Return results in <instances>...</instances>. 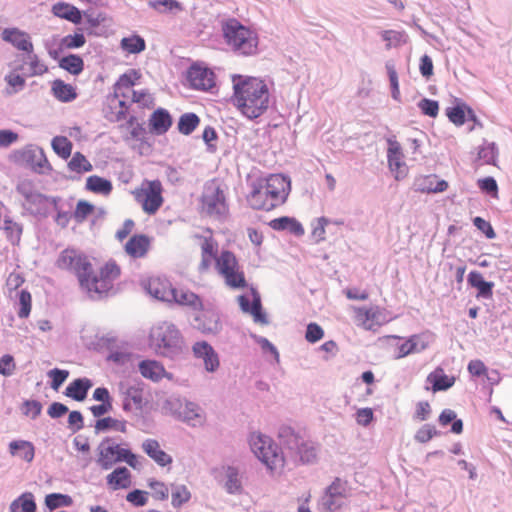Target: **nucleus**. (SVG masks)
Segmentation results:
<instances>
[{
  "label": "nucleus",
  "mask_w": 512,
  "mask_h": 512,
  "mask_svg": "<svg viewBox=\"0 0 512 512\" xmlns=\"http://www.w3.org/2000/svg\"><path fill=\"white\" fill-rule=\"evenodd\" d=\"M279 446L272 445L270 439L259 435L251 443L256 456L267 466L276 465L277 461L290 458L302 464L314 463L317 457L316 447L312 442L306 441L302 435L292 427L283 425L278 430Z\"/></svg>",
  "instance_id": "1"
},
{
  "label": "nucleus",
  "mask_w": 512,
  "mask_h": 512,
  "mask_svg": "<svg viewBox=\"0 0 512 512\" xmlns=\"http://www.w3.org/2000/svg\"><path fill=\"white\" fill-rule=\"evenodd\" d=\"M233 103L250 120L263 115L269 108L267 85L255 77L233 76Z\"/></svg>",
  "instance_id": "2"
},
{
  "label": "nucleus",
  "mask_w": 512,
  "mask_h": 512,
  "mask_svg": "<svg viewBox=\"0 0 512 512\" xmlns=\"http://www.w3.org/2000/svg\"><path fill=\"white\" fill-rule=\"evenodd\" d=\"M56 265L60 269L73 272L80 284L91 299L98 300L107 295L110 290V283L105 280H98L94 274L93 267L87 256L78 253L75 249H65L57 259Z\"/></svg>",
  "instance_id": "3"
},
{
  "label": "nucleus",
  "mask_w": 512,
  "mask_h": 512,
  "mask_svg": "<svg viewBox=\"0 0 512 512\" xmlns=\"http://www.w3.org/2000/svg\"><path fill=\"white\" fill-rule=\"evenodd\" d=\"M149 346L157 356L173 362H182L188 358L189 349L181 331L175 324L163 321L150 330Z\"/></svg>",
  "instance_id": "4"
},
{
  "label": "nucleus",
  "mask_w": 512,
  "mask_h": 512,
  "mask_svg": "<svg viewBox=\"0 0 512 512\" xmlns=\"http://www.w3.org/2000/svg\"><path fill=\"white\" fill-rule=\"evenodd\" d=\"M223 37L226 43L232 47L235 52L241 55H252L256 53L258 47L257 34L244 26L235 18H230L222 24Z\"/></svg>",
  "instance_id": "5"
},
{
  "label": "nucleus",
  "mask_w": 512,
  "mask_h": 512,
  "mask_svg": "<svg viewBox=\"0 0 512 512\" xmlns=\"http://www.w3.org/2000/svg\"><path fill=\"white\" fill-rule=\"evenodd\" d=\"M162 184L159 180L144 181L140 189L134 191L135 199L144 212L153 215L163 204Z\"/></svg>",
  "instance_id": "6"
},
{
  "label": "nucleus",
  "mask_w": 512,
  "mask_h": 512,
  "mask_svg": "<svg viewBox=\"0 0 512 512\" xmlns=\"http://www.w3.org/2000/svg\"><path fill=\"white\" fill-rule=\"evenodd\" d=\"M12 158L15 162L30 167L38 174H44L46 171L52 170L43 149L34 145H28L21 150L14 151Z\"/></svg>",
  "instance_id": "7"
},
{
  "label": "nucleus",
  "mask_w": 512,
  "mask_h": 512,
  "mask_svg": "<svg viewBox=\"0 0 512 512\" xmlns=\"http://www.w3.org/2000/svg\"><path fill=\"white\" fill-rule=\"evenodd\" d=\"M196 311L191 321L194 329L207 336H216L222 331L223 324L216 310L202 307Z\"/></svg>",
  "instance_id": "8"
},
{
  "label": "nucleus",
  "mask_w": 512,
  "mask_h": 512,
  "mask_svg": "<svg viewBox=\"0 0 512 512\" xmlns=\"http://www.w3.org/2000/svg\"><path fill=\"white\" fill-rule=\"evenodd\" d=\"M266 197L270 198L271 202H275V207L283 204L290 192L291 183L290 179L281 174H271L265 179L264 184H260Z\"/></svg>",
  "instance_id": "9"
},
{
  "label": "nucleus",
  "mask_w": 512,
  "mask_h": 512,
  "mask_svg": "<svg viewBox=\"0 0 512 512\" xmlns=\"http://www.w3.org/2000/svg\"><path fill=\"white\" fill-rule=\"evenodd\" d=\"M201 201L203 210L210 216H223L228 210L224 191L215 184L205 186Z\"/></svg>",
  "instance_id": "10"
},
{
  "label": "nucleus",
  "mask_w": 512,
  "mask_h": 512,
  "mask_svg": "<svg viewBox=\"0 0 512 512\" xmlns=\"http://www.w3.org/2000/svg\"><path fill=\"white\" fill-rule=\"evenodd\" d=\"M214 79L213 71L198 63L192 64L187 71V80L194 89L207 91L214 87Z\"/></svg>",
  "instance_id": "11"
},
{
  "label": "nucleus",
  "mask_w": 512,
  "mask_h": 512,
  "mask_svg": "<svg viewBox=\"0 0 512 512\" xmlns=\"http://www.w3.org/2000/svg\"><path fill=\"white\" fill-rule=\"evenodd\" d=\"M192 352L196 358L203 360L206 371L215 372L219 368L218 354L207 341L195 342Z\"/></svg>",
  "instance_id": "12"
},
{
  "label": "nucleus",
  "mask_w": 512,
  "mask_h": 512,
  "mask_svg": "<svg viewBox=\"0 0 512 512\" xmlns=\"http://www.w3.org/2000/svg\"><path fill=\"white\" fill-rule=\"evenodd\" d=\"M1 37L3 41L10 43L20 51L25 53L33 52V43L29 34L25 31L18 28H5L1 33Z\"/></svg>",
  "instance_id": "13"
},
{
  "label": "nucleus",
  "mask_w": 512,
  "mask_h": 512,
  "mask_svg": "<svg viewBox=\"0 0 512 512\" xmlns=\"http://www.w3.org/2000/svg\"><path fill=\"white\" fill-rule=\"evenodd\" d=\"M173 119L170 112L165 108H157L150 115L148 127L151 134L160 136L165 134L172 126Z\"/></svg>",
  "instance_id": "14"
},
{
  "label": "nucleus",
  "mask_w": 512,
  "mask_h": 512,
  "mask_svg": "<svg viewBox=\"0 0 512 512\" xmlns=\"http://www.w3.org/2000/svg\"><path fill=\"white\" fill-rule=\"evenodd\" d=\"M387 159L392 172L396 173L395 178L399 180L406 175V164L402 161L401 145L396 140H388Z\"/></svg>",
  "instance_id": "15"
},
{
  "label": "nucleus",
  "mask_w": 512,
  "mask_h": 512,
  "mask_svg": "<svg viewBox=\"0 0 512 512\" xmlns=\"http://www.w3.org/2000/svg\"><path fill=\"white\" fill-rule=\"evenodd\" d=\"M138 368L144 378L150 379L154 382H158L164 377L168 379L172 378V374L166 372L164 366L156 360H142L138 364Z\"/></svg>",
  "instance_id": "16"
},
{
  "label": "nucleus",
  "mask_w": 512,
  "mask_h": 512,
  "mask_svg": "<svg viewBox=\"0 0 512 512\" xmlns=\"http://www.w3.org/2000/svg\"><path fill=\"white\" fill-rule=\"evenodd\" d=\"M147 290L152 297L163 302L171 303V298L175 297V288L160 278L150 280Z\"/></svg>",
  "instance_id": "17"
},
{
  "label": "nucleus",
  "mask_w": 512,
  "mask_h": 512,
  "mask_svg": "<svg viewBox=\"0 0 512 512\" xmlns=\"http://www.w3.org/2000/svg\"><path fill=\"white\" fill-rule=\"evenodd\" d=\"M468 284L477 289L476 297L482 299H491L493 296L494 283L486 281L479 271H471L467 277Z\"/></svg>",
  "instance_id": "18"
},
{
  "label": "nucleus",
  "mask_w": 512,
  "mask_h": 512,
  "mask_svg": "<svg viewBox=\"0 0 512 512\" xmlns=\"http://www.w3.org/2000/svg\"><path fill=\"white\" fill-rule=\"evenodd\" d=\"M142 449L161 467L170 465L173 461L172 457L160 448L159 442L155 439H146L142 443Z\"/></svg>",
  "instance_id": "19"
},
{
  "label": "nucleus",
  "mask_w": 512,
  "mask_h": 512,
  "mask_svg": "<svg viewBox=\"0 0 512 512\" xmlns=\"http://www.w3.org/2000/svg\"><path fill=\"white\" fill-rule=\"evenodd\" d=\"M115 448L114 441L110 437L104 438L98 446L97 464L103 470H109L114 466Z\"/></svg>",
  "instance_id": "20"
},
{
  "label": "nucleus",
  "mask_w": 512,
  "mask_h": 512,
  "mask_svg": "<svg viewBox=\"0 0 512 512\" xmlns=\"http://www.w3.org/2000/svg\"><path fill=\"white\" fill-rule=\"evenodd\" d=\"M93 386L90 379L83 377L73 380L65 389L64 394L75 401H84L89 389Z\"/></svg>",
  "instance_id": "21"
},
{
  "label": "nucleus",
  "mask_w": 512,
  "mask_h": 512,
  "mask_svg": "<svg viewBox=\"0 0 512 512\" xmlns=\"http://www.w3.org/2000/svg\"><path fill=\"white\" fill-rule=\"evenodd\" d=\"M150 246V239L144 234L133 235L125 245V251L133 258H141L146 255Z\"/></svg>",
  "instance_id": "22"
},
{
  "label": "nucleus",
  "mask_w": 512,
  "mask_h": 512,
  "mask_svg": "<svg viewBox=\"0 0 512 512\" xmlns=\"http://www.w3.org/2000/svg\"><path fill=\"white\" fill-rule=\"evenodd\" d=\"M57 200L58 198L56 197H50L35 190L28 199H25V201L30 205L25 208L33 215L43 214L46 212V203L48 201H51L54 209L57 210Z\"/></svg>",
  "instance_id": "23"
},
{
  "label": "nucleus",
  "mask_w": 512,
  "mask_h": 512,
  "mask_svg": "<svg viewBox=\"0 0 512 512\" xmlns=\"http://www.w3.org/2000/svg\"><path fill=\"white\" fill-rule=\"evenodd\" d=\"M52 13L62 19L72 22L73 24H81L83 15L82 12L75 6L58 2L52 6Z\"/></svg>",
  "instance_id": "24"
},
{
  "label": "nucleus",
  "mask_w": 512,
  "mask_h": 512,
  "mask_svg": "<svg viewBox=\"0 0 512 512\" xmlns=\"http://www.w3.org/2000/svg\"><path fill=\"white\" fill-rule=\"evenodd\" d=\"M428 344L421 335H412L397 347L395 359L403 358L412 353H419L427 348Z\"/></svg>",
  "instance_id": "25"
},
{
  "label": "nucleus",
  "mask_w": 512,
  "mask_h": 512,
  "mask_svg": "<svg viewBox=\"0 0 512 512\" xmlns=\"http://www.w3.org/2000/svg\"><path fill=\"white\" fill-rule=\"evenodd\" d=\"M9 452L12 456H17L30 463L35 456V447L30 441L14 440L9 443Z\"/></svg>",
  "instance_id": "26"
},
{
  "label": "nucleus",
  "mask_w": 512,
  "mask_h": 512,
  "mask_svg": "<svg viewBox=\"0 0 512 512\" xmlns=\"http://www.w3.org/2000/svg\"><path fill=\"white\" fill-rule=\"evenodd\" d=\"M130 479L131 473L125 466L117 467L106 477L107 484L110 485L113 490L128 488L131 484Z\"/></svg>",
  "instance_id": "27"
},
{
  "label": "nucleus",
  "mask_w": 512,
  "mask_h": 512,
  "mask_svg": "<svg viewBox=\"0 0 512 512\" xmlns=\"http://www.w3.org/2000/svg\"><path fill=\"white\" fill-rule=\"evenodd\" d=\"M171 303H176L181 306H187L194 311L202 308V300L200 297L189 291L175 288V297L171 298Z\"/></svg>",
  "instance_id": "28"
},
{
  "label": "nucleus",
  "mask_w": 512,
  "mask_h": 512,
  "mask_svg": "<svg viewBox=\"0 0 512 512\" xmlns=\"http://www.w3.org/2000/svg\"><path fill=\"white\" fill-rule=\"evenodd\" d=\"M52 93L57 100L63 103L71 102L77 98L76 89L71 84H67L61 79L53 81Z\"/></svg>",
  "instance_id": "29"
},
{
  "label": "nucleus",
  "mask_w": 512,
  "mask_h": 512,
  "mask_svg": "<svg viewBox=\"0 0 512 512\" xmlns=\"http://www.w3.org/2000/svg\"><path fill=\"white\" fill-rule=\"evenodd\" d=\"M143 385V382L121 384V390L125 396L124 399L133 402L137 410H142L143 408Z\"/></svg>",
  "instance_id": "30"
},
{
  "label": "nucleus",
  "mask_w": 512,
  "mask_h": 512,
  "mask_svg": "<svg viewBox=\"0 0 512 512\" xmlns=\"http://www.w3.org/2000/svg\"><path fill=\"white\" fill-rule=\"evenodd\" d=\"M427 381L432 384V390L438 392L451 388L455 383V378L446 375L442 368H437L428 375Z\"/></svg>",
  "instance_id": "31"
},
{
  "label": "nucleus",
  "mask_w": 512,
  "mask_h": 512,
  "mask_svg": "<svg viewBox=\"0 0 512 512\" xmlns=\"http://www.w3.org/2000/svg\"><path fill=\"white\" fill-rule=\"evenodd\" d=\"M248 202L253 209L270 211L275 208V202H271L269 197H266L262 187L254 186L252 192L248 196Z\"/></svg>",
  "instance_id": "32"
},
{
  "label": "nucleus",
  "mask_w": 512,
  "mask_h": 512,
  "mask_svg": "<svg viewBox=\"0 0 512 512\" xmlns=\"http://www.w3.org/2000/svg\"><path fill=\"white\" fill-rule=\"evenodd\" d=\"M58 65L61 69L75 76L81 74L84 70V61L77 54H69L60 58Z\"/></svg>",
  "instance_id": "33"
},
{
  "label": "nucleus",
  "mask_w": 512,
  "mask_h": 512,
  "mask_svg": "<svg viewBox=\"0 0 512 512\" xmlns=\"http://www.w3.org/2000/svg\"><path fill=\"white\" fill-rule=\"evenodd\" d=\"M216 269L221 276L231 272L235 268H239L238 260L233 252L229 250L221 251L220 255L216 258Z\"/></svg>",
  "instance_id": "34"
},
{
  "label": "nucleus",
  "mask_w": 512,
  "mask_h": 512,
  "mask_svg": "<svg viewBox=\"0 0 512 512\" xmlns=\"http://www.w3.org/2000/svg\"><path fill=\"white\" fill-rule=\"evenodd\" d=\"M37 505L31 492L21 494L10 504V512H36Z\"/></svg>",
  "instance_id": "35"
},
{
  "label": "nucleus",
  "mask_w": 512,
  "mask_h": 512,
  "mask_svg": "<svg viewBox=\"0 0 512 512\" xmlns=\"http://www.w3.org/2000/svg\"><path fill=\"white\" fill-rule=\"evenodd\" d=\"M85 188L96 194L109 195L113 186L110 180L97 175H91L86 179Z\"/></svg>",
  "instance_id": "36"
},
{
  "label": "nucleus",
  "mask_w": 512,
  "mask_h": 512,
  "mask_svg": "<svg viewBox=\"0 0 512 512\" xmlns=\"http://www.w3.org/2000/svg\"><path fill=\"white\" fill-rule=\"evenodd\" d=\"M126 424H127V422L125 420H117L110 416L103 417V418L98 419L95 422V425H94L95 434H99L101 432H108L110 430H116V431L125 433L126 432Z\"/></svg>",
  "instance_id": "37"
},
{
  "label": "nucleus",
  "mask_w": 512,
  "mask_h": 512,
  "mask_svg": "<svg viewBox=\"0 0 512 512\" xmlns=\"http://www.w3.org/2000/svg\"><path fill=\"white\" fill-rule=\"evenodd\" d=\"M1 228L4 230L7 240L13 246L19 245L23 233L22 224L13 221L10 217H5Z\"/></svg>",
  "instance_id": "38"
},
{
  "label": "nucleus",
  "mask_w": 512,
  "mask_h": 512,
  "mask_svg": "<svg viewBox=\"0 0 512 512\" xmlns=\"http://www.w3.org/2000/svg\"><path fill=\"white\" fill-rule=\"evenodd\" d=\"M199 406L193 402L184 401L179 420L186 422L192 426L202 423V418L199 414Z\"/></svg>",
  "instance_id": "39"
},
{
  "label": "nucleus",
  "mask_w": 512,
  "mask_h": 512,
  "mask_svg": "<svg viewBox=\"0 0 512 512\" xmlns=\"http://www.w3.org/2000/svg\"><path fill=\"white\" fill-rule=\"evenodd\" d=\"M200 124V118L196 113L188 112L179 117L178 131L183 135H190Z\"/></svg>",
  "instance_id": "40"
},
{
  "label": "nucleus",
  "mask_w": 512,
  "mask_h": 512,
  "mask_svg": "<svg viewBox=\"0 0 512 512\" xmlns=\"http://www.w3.org/2000/svg\"><path fill=\"white\" fill-rule=\"evenodd\" d=\"M225 484L224 487L229 494L240 493L242 490L239 471L234 466H227L225 469Z\"/></svg>",
  "instance_id": "41"
},
{
  "label": "nucleus",
  "mask_w": 512,
  "mask_h": 512,
  "mask_svg": "<svg viewBox=\"0 0 512 512\" xmlns=\"http://www.w3.org/2000/svg\"><path fill=\"white\" fill-rule=\"evenodd\" d=\"M448 188V183L445 180L438 179L435 175L425 177L419 184L418 189L427 193L444 192Z\"/></svg>",
  "instance_id": "42"
},
{
  "label": "nucleus",
  "mask_w": 512,
  "mask_h": 512,
  "mask_svg": "<svg viewBox=\"0 0 512 512\" xmlns=\"http://www.w3.org/2000/svg\"><path fill=\"white\" fill-rule=\"evenodd\" d=\"M44 503L45 506L53 512L61 507H70L73 504V499L67 494L50 493L46 495Z\"/></svg>",
  "instance_id": "43"
},
{
  "label": "nucleus",
  "mask_w": 512,
  "mask_h": 512,
  "mask_svg": "<svg viewBox=\"0 0 512 512\" xmlns=\"http://www.w3.org/2000/svg\"><path fill=\"white\" fill-rule=\"evenodd\" d=\"M121 48L131 54H139L146 49V42L143 37L133 35L124 37L120 43Z\"/></svg>",
  "instance_id": "44"
},
{
  "label": "nucleus",
  "mask_w": 512,
  "mask_h": 512,
  "mask_svg": "<svg viewBox=\"0 0 512 512\" xmlns=\"http://www.w3.org/2000/svg\"><path fill=\"white\" fill-rule=\"evenodd\" d=\"M52 149L62 159H68L72 152L73 144L65 136H55L51 142Z\"/></svg>",
  "instance_id": "45"
},
{
  "label": "nucleus",
  "mask_w": 512,
  "mask_h": 512,
  "mask_svg": "<svg viewBox=\"0 0 512 512\" xmlns=\"http://www.w3.org/2000/svg\"><path fill=\"white\" fill-rule=\"evenodd\" d=\"M68 168L77 173L90 172L93 169L92 164L81 152H76L68 162Z\"/></svg>",
  "instance_id": "46"
},
{
  "label": "nucleus",
  "mask_w": 512,
  "mask_h": 512,
  "mask_svg": "<svg viewBox=\"0 0 512 512\" xmlns=\"http://www.w3.org/2000/svg\"><path fill=\"white\" fill-rule=\"evenodd\" d=\"M140 78V74L135 69H130L128 72L122 74L115 83V97H118V91L122 88L130 90L135 85V81Z\"/></svg>",
  "instance_id": "47"
},
{
  "label": "nucleus",
  "mask_w": 512,
  "mask_h": 512,
  "mask_svg": "<svg viewBox=\"0 0 512 512\" xmlns=\"http://www.w3.org/2000/svg\"><path fill=\"white\" fill-rule=\"evenodd\" d=\"M466 107H468L466 104H457L453 107H448L446 109V115L453 124L461 126L466 121Z\"/></svg>",
  "instance_id": "48"
},
{
  "label": "nucleus",
  "mask_w": 512,
  "mask_h": 512,
  "mask_svg": "<svg viewBox=\"0 0 512 512\" xmlns=\"http://www.w3.org/2000/svg\"><path fill=\"white\" fill-rule=\"evenodd\" d=\"M223 277L227 286L233 289H243L247 286L244 273L239 271V268H235L231 272L226 273Z\"/></svg>",
  "instance_id": "49"
},
{
  "label": "nucleus",
  "mask_w": 512,
  "mask_h": 512,
  "mask_svg": "<svg viewBox=\"0 0 512 512\" xmlns=\"http://www.w3.org/2000/svg\"><path fill=\"white\" fill-rule=\"evenodd\" d=\"M252 297L254 298V309L251 315L254 318V321L257 323H261L267 325L269 323L266 313L262 309L261 297L258 291L254 288L251 289Z\"/></svg>",
  "instance_id": "50"
},
{
  "label": "nucleus",
  "mask_w": 512,
  "mask_h": 512,
  "mask_svg": "<svg viewBox=\"0 0 512 512\" xmlns=\"http://www.w3.org/2000/svg\"><path fill=\"white\" fill-rule=\"evenodd\" d=\"M191 498V493L185 485H176L172 492L171 504L175 508L181 507Z\"/></svg>",
  "instance_id": "51"
},
{
  "label": "nucleus",
  "mask_w": 512,
  "mask_h": 512,
  "mask_svg": "<svg viewBox=\"0 0 512 512\" xmlns=\"http://www.w3.org/2000/svg\"><path fill=\"white\" fill-rule=\"evenodd\" d=\"M86 43V38L83 33L75 32L69 34L61 39V48L65 49H78Z\"/></svg>",
  "instance_id": "52"
},
{
  "label": "nucleus",
  "mask_w": 512,
  "mask_h": 512,
  "mask_svg": "<svg viewBox=\"0 0 512 512\" xmlns=\"http://www.w3.org/2000/svg\"><path fill=\"white\" fill-rule=\"evenodd\" d=\"M93 211V204L86 200H79L77 202L76 209L72 216L74 217L77 223H82Z\"/></svg>",
  "instance_id": "53"
},
{
  "label": "nucleus",
  "mask_w": 512,
  "mask_h": 512,
  "mask_svg": "<svg viewBox=\"0 0 512 512\" xmlns=\"http://www.w3.org/2000/svg\"><path fill=\"white\" fill-rule=\"evenodd\" d=\"M386 69L389 76L392 98L396 101H400V91H399V82L398 75L395 69V66L392 62H386Z\"/></svg>",
  "instance_id": "54"
},
{
  "label": "nucleus",
  "mask_w": 512,
  "mask_h": 512,
  "mask_svg": "<svg viewBox=\"0 0 512 512\" xmlns=\"http://www.w3.org/2000/svg\"><path fill=\"white\" fill-rule=\"evenodd\" d=\"M497 155L498 149L494 142L487 143V145L480 147L478 151V158L484 160L486 164H495Z\"/></svg>",
  "instance_id": "55"
},
{
  "label": "nucleus",
  "mask_w": 512,
  "mask_h": 512,
  "mask_svg": "<svg viewBox=\"0 0 512 512\" xmlns=\"http://www.w3.org/2000/svg\"><path fill=\"white\" fill-rule=\"evenodd\" d=\"M477 185L483 193H486L494 198L498 197V184L493 177L487 176L485 178H481L477 181Z\"/></svg>",
  "instance_id": "56"
},
{
  "label": "nucleus",
  "mask_w": 512,
  "mask_h": 512,
  "mask_svg": "<svg viewBox=\"0 0 512 512\" xmlns=\"http://www.w3.org/2000/svg\"><path fill=\"white\" fill-rule=\"evenodd\" d=\"M418 108L422 114L435 118L439 112V103L436 100L423 98L418 102Z\"/></svg>",
  "instance_id": "57"
},
{
  "label": "nucleus",
  "mask_w": 512,
  "mask_h": 512,
  "mask_svg": "<svg viewBox=\"0 0 512 512\" xmlns=\"http://www.w3.org/2000/svg\"><path fill=\"white\" fill-rule=\"evenodd\" d=\"M31 294L27 290H21L19 292V305L18 316L20 318H27L31 312Z\"/></svg>",
  "instance_id": "58"
},
{
  "label": "nucleus",
  "mask_w": 512,
  "mask_h": 512,
  "mask_svg": "<svg viewBox=\"0 0 512 512\" xmlns=\"http://www.w3.org/2000/svg\"><path fill=\"white\" fill-rule=\"evenodd\" d=\"M148 4L159 12L181 10V4L176 0H153Z\"/></svg>",
  "instance_id": "59"
},
{
  "label": "nucleus",
  "mask_w": 512,
  "mask_h": 512,
  "mask_svg": "<svg viewBox=\"0 0 512 512\" xmlns=\"http://www.w3.org/2000/svg\"><path fill=\"white\" fill-rule=\"evenodd\" d=\"M48 377L51 378V388L58 390L60 386L66 381L69 376L68 370H62L58 368L51 369L47 373Z\"/></svg>",
  "instance_id": "60"
},
{
  "label": "nucleus",
  "mask_w": 512,
  "mask_h": 512,
  "mask_svg": "<svg viewBox=\"0 0 512 512\" xmlns=\"http://www.w3.org/2000/svg\"><path fill=\"white\" fill-rule=\"evenodd\" d=\"M16 370L14 357L10 354H5L0 358V374L9 377L13 375Z\"/></svg>",
  "instance_id": "61"
},
{
  "label": "nucleus",
  "mask_w": 512,
  "mask_h": 512,
  "mask_svg": "<svg viewBox=\"0 0 512 512\" xmlns=\"http://www.w3.org/2000/svg\"><path fill=\"white\" fill-rule=\"evenodd\" d=\"M147 496L148 492L140 489H134L127 494L126 500L136 507H142L146 505L148 501Z\"/></svg>",
  "instance_id": "62"
},
{
  "label": "nucleus",
  "mask_w": 512,
  "mask_h": 512,
  "mask_svg": "<svg viewBox=\"0 0 512 512\" xmlns=\"http://www.w3.org/2000/svg\"><path fill=\"white\" fill-rule=\"evenodd\" d=\"M324 336V331L317 323H309L306 328L305 338L310 343H316Z\"/></svg>",
  "instance_id": "63"
},
{
  "label": "nucleus",
  "mask_w": 512,
  "mask_h": 512,
  "mask_svg": "<svg viewBox=\"0 0 512 512\" xmlns=\"http://www.w3.org/2000/svg\"><path fill=\"white\" fill-rule=\"evenodd\" d=\"M473 225L480 230L488 239H495L496 233L490 224V222L486 221L482 217H475L473 219Z\"/></svg>",
  "instance_id": "64"
}]
</instances>
